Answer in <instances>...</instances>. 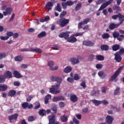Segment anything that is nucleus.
I'll return each mask as SVG.
<instances>
[{
    "instance_id": "23",
    "label": "nucleus",
    "mask_w": 124,
    "mask_h": 124,
    "mask_svg": "<svg viewBox=\"0 0 124 124\" xmlns=\"http://www.w3.org/2000/svg\"><path fill=\"white\" fill-rule=\"evenodd\" d=\"M24 59V57L21 55H18L15 58V62H22Z\"/></svg>"
},
{
    "instance_id": "38",
    "label": "nucleus",
    "mask_w": 124,
    "mask_h": 124,
    "mask_svg": "<svg viewBox=\"0 0 124 124\" xmlns=\"http://www.w3.org/2000/svg\"><path fill=\"white\" fill-rule=\"evenodd\" d=\"M5 82V77L4 76L0 75V83Z\"/></svg>"
},
{
    "instance_id": "27",
    "label": "nucleus",
    "mask_w": 124,
    "mask_h": 124,
    "mask_svg": "<svg viewBox=\"0 0 124 124\" xmlns=\"http://www.w3.org/2000/svg\"><path fill=\"white\" fill-rule=\"evenodd\" d=\"M61 120L62 123H66V122L68 121V118H67V116L64 114V115L61 116Z\"/></svg>"
},
{
    "instance_id": "64",
    "label": "nucleus",
    "mask_w": 124,
    "mask_h": 124,
    "mask_svg": "<svg viewBox=\"0 0 124 124\" xmlns=\"http://www.w3.org/2000/svg\"><path fill=\"white\" fill-rule=\"evenodd\" d=\"M52 48L53 50H60V47L58 46H53Z\"/></svg>"
},
{
    "instance_id": "39",
    "label": "nucleus",
    "mask_w": 124,
    "mask_h": 124,
    "mask_svg": "<svg viewBox=\"0 0 124 124\" xmlns=\"http://www.w3.org/2000/svg\"><path fill=\"white\" fill-rule=\"evenodd\" d=\"M91 20V18L90 17H87L86 18H85L83 21H81L84 25H85V24H88L90 20Z\"/></svg>"
},
{
    "instance_id": "14",
    "label": "nucleus",
    "mask_w": 124,
    "mask_h": 124,
    "mask_svg": "<svg viewBox=\"0 0 124 124\" xmlns=\"http://www.w3.org/2000/svg\"><path fill=\"white\" fill-rule=\"evenodd\" d=\"M8 87L5 84H0V92H5L7 90Z\"/></svg>"
},
{
    "instance_id": "57",
    "label": "nucleus",
    "mask_w": 124,
    "mask_h": 124,
    "mask_svg": "<svg viewBox=\"0 0 124 124\" xmlns=\"http://www.w3.org/2000/svg\"><path fill=\"white\" fill-rule=\"evenodd\" d=\"M58 97L59 101L64 100V97H63L62 96H58Z\"/></svg>"
},
{
    "instance_id": "46",
    "label": "nucleus",
    "mask_w": 124,
    "mask_h": 124,
    "mask_svg": "<svg viewBox=\"0 0 124 124\" xmlns=\"http://www.w3.org/2000/svg\"><path fill=\"white\" fill-rule=\"evenodd\" d=\"M84 33V32L76 33L74 34V36H76V37L81 36V35H83Z\"/></svg>"
},
{
    "instance_id": "55",
    "label": "nucleus",
    "mask_w": 124,
    "mask_h": 124,
    "mask_svg": "<svg viewBox=\"0 0 124 124\" xmlns=\"http://www.w3.org/2000/svg\"><path fill=\"white\" fill-rule=\"evenodd\" d=\"M73 122L75 123V124H79V122L78 121V120H77V119H76V118L74 117L73 119Z\"/></svg>"
},
{
    "instance_id": "37",
    "label": "nucleus",
    "mask_w": 124,
    "mask_h": 124,
    "mask_svg": "<svg viewBox=\"0 0 124 124\" xmlns=\"http://www.w3.org/2000/svg\"><path fill=\"white\" fill-rule=\"evenodd\" d=\"M96 58L98 61H104V56L102 55H97Z\"/></svg>"
},
{
    "instance_id": "9",
    "label": "nucleus",
    "mask_w": 124,
    "mask_h": 124,
    "mask_svg": "<svg viewBox=\"0 0 124 124\" xmlns=\"http://www.w3.org/2000/svg\"><path fill=\"white\" fill-rule=\"evenodd\" d=\"M70 62L73 65H75V64H77V63H79L80 62L79 59H76L75 57L71 58Z\"/></svg>"
},
{
    "instance_id": "62",
    "label": "nucleus",
    "mask_w": 124,
    "mask_h": 124,
    "mask_svg": "<svg viewBox=\"0 0 124 124\" xmlns=\"http://www.w3.org/2000/svg\"><path fill=\"white\" fill-rule=\"evenodd\" d=\"M102 103H103V104L104 105H108V101H107V100H102Z\"/></svg>"
},
{
    "instance_id": "56",
    "label": "nucleus",
    "mask_w": 124,
    "mask_h": 124,
    "mask_svg": "<svg viewBox=\"0 0 124 124\" xmlns=\"http://www.w3.org/2000/svg\"><path fill=\"white\" fill-rule=\"evenodd\" d=\"M51 110L56 114L57 113V111H58V108H57L56 107H53L52 108Z\"/></svg>"
},
{
    "instance_id": "31",
    "label": "nucleus",
    "mask_w": 124,
    "mask_h": 124,
    "mask_svg": "<svg viewBox=\"0 0 124 124\" xmlns=\"http://www.w3.org/2000/svg\"><path fill=\"white\" fill-rule=\"evenodd\" d=\"M55 10L58 11V12H62V8H61V4L58 3L57 6L55 8Z\"/></svg>"
},
{
    "instance_id": "47",
    "label": "nucleus",
    "mask_w": 124,
    "mask_h": 124,
    "mask_svg": "<svg viewBox=\"0 0 124 124\" xmlns=\"http://www.w3.org/2000/svg\"><path fill=\"white\" fill-rule=\"evenodd\" d=\"M80 86L85 89V88L87 87V85H86V82L85 81H82V83H80Z\"/></svg>"
},
{
    "instance_id": "63",
    "label": "nucleus",
    "mask_w": 124,
    "mask_h": 124,
    "mask_svg": "<svg viewBox=\"0 0 124 124\" xmlns=\"http://www.w3.org/2000/svg\"><path fill=\"white\" fill-rule=\"evenodd\" d=\"M62 6L63 7V8H66L67 6V4H66V2H62Z\"/></svg>"
},
{
    "instance_id": "13",
    "label": "nucleus",
    "mask_w": 124,
    "mask_h": 124,
    "mask_svg": "<svg viewBox=\"0 0 124 124\" xmlns=\"http://www.w3.org/2000/svg\"><path fill=\"white\" fill-rule=\"evenodd\" d=\"M54 6V4L51 2H48L46 5V9H47L49 11L52 9V7Z\"/></svg>"
},
{
    "instance_id": "18",
    "label": "nucleus",
    "mask_w": 124,
    "mask_h": 124,
    "mask_svg": "<svg viewBox=\"0 0 124 124\" xmlns=\"http://www.w3.org/2000/svg\"><path fill=\"white\" fill-rule=\"evenodd\" d=\"M115 60L117 62H122V57H121L119 53L115 54Z\"/></svg>"
},
{
    "instance_id": "21",
    "label": "nucleus",
    "mask_w": 124,
    "mask_h": 124,
    "mask_svg": "<svg viewBox=\"0 0 124 124\" xmlns=\"http://www.w3.org/2000/svg\"><path fill=\"white\" fill-rule=\"evenodd\" d=\"M46 35H47V33H46V31H43L37 35V37L38 38H42V37H44Z\"/></svg>"
},
{
    "instance_id": "2",
    "label": "nucleus",
    "mask_w": 124,
    "mask_h": 124,
    "mask_svg": "<svg viewBox=\"0 0 124 124\" xmlns=\"http://www.w3.org/2000/svg\"><path fill=\"white\" fill-rule=\"evenodd\" d=\"M60 84H57L56 85H53L52 88H50L49 89L50 93H54V94L60 93H61V90H58V89H60Z\"/></svg>"
},
{
    "instance_id": "25",
    "label": "nucleus",
    "mask_w": 124,
    "mask_h": 124,
    "mask_svg": "<svg viewBox=\"0 0 124 124\" xmlns=\"http://www.w3.org/2000/svg\"><path fill=\"white\" fill-rule=\"evenodd\" d=\"M70 99L72 102H77L78 100V98L77 97V96L76 95H72L70 97Z\"/></svg>"
},
{
    "instance_id": "7",
    "label": "nucleus",
    "mask_w": 124,
    "mask_h": 124,
    "mask_svg": "<svg viewBox=\"0 0 124 124\" xmlns=\"http://www.w3.org/2000/svg\"><path fill=\"white\" fill-rule=\"evenodd\" d=\"M48 66L50 67V70L52 71H55V70H58V66H56L54 68L53 67L54 66V62L52 61H50L48 62Z\"/></svg>"
},
{
    "instance_id": "52",
    "label": "nucleus",
    "mask_w": 124,
    "mask_h": 124,
    "mask_svg": "<svg viewBox=\"0 0 124 124\" xmlns=\"http://www.w3.org/2000/svg\"><path fill=\"white\" fill-rule=\"evenodd\" d=\"M14 86H16V87H19V86H20V82L18 81H14Z\"/></svg>"
},
{
    "instance_id": "15",
    "label": "nucleus",
    "mask_w": 124,
    "mask_h": 124,
    "mask_svg": "<svg viewBox=\"0 0 124 124\" xmlns=\"http://www.w3.org/2000/svg\"><path fill=\"white\" fill-rule=\"evenodd\" d=\"M49 123L48 124H54L56 121V116L55 115L51 116L49 117Z\"/></svg>"
},
{
    "instance_id": "36",
    "label": "nucleus",
    "mask_w": 124,
    "mask_h": 124,
    "mask_svg": "<svg viewBox=\"0 0 124 124\" xmlns=\"http://www.w3.org/2000/svg\"><path fill=\"white\" fill-rule=\"evenodd\" d=\"M67 14L66 11H63L60 14V17L61 19H63V17H64Z\"/></svg>"
},
{
    "instance_id": "30",
    "label": "nucleus",
    "mask_w": 124,
    "mask_h": 124,
    "mask_svg": "<svg viewBox=\"0 0 124 124\" xmlns=\"http://www.w3.org/2000/svg\"><path fill=\"white\" fill-rule=\"evenodd\" d=\"M92 102L95 105V106H98V105H100L102 102L101 101H98L95 99L92 100Z\"/></svg>"
},
{
    "instance_id": "48",
    "label": "nucleus",
    "mask_w": 124,
    "mask_h": 124,
    "mask_svg": "<svg viewBox=\"0 0 124 124\" xmlns=\"http://www.w3.org/2000/svg\"><path fill=\"white\" fill-rule=\"evenodd\" d=\"M66 4L68 6H71V5H73L74 3L72 1H67Z\"/></svg>"
},
{
    "instance_id": "16",
    "label": "nucleus",
    "mask_w": 124,
    "mask_h": 124,
    "mask_svg": "<svg viewBox=\"0 0 124 124\" xmlns=\"http://www.w3.org/2000/svg\"><path fill=\"white\" fill-rule=\"evenodd\" d=\"M114 121V118L108 115L106 117V123L108 124H111L113 123Z\"/></svg>"
},
{
    "instance_id": "12",
    "label": "nucleus",
    "mask_w": 124,
    "mask_h": 124,
    "mask_svg": "<svg viewBox=\"0 0 124 124\" xmlns=\"http://www.w3.org/2000/svg\"><path fill=\"white\" fill-rule=\"evenodd\" d=\"M13 75L14 77H15L16 78H17V79H19L20 78H23V76H22V75H21L20 72H19V71H14Z\"/></svg>"
},
{
    "instance_id": "5",
    "label": "nucleus",
    "mask_w": 124,
    "mask_h": 124,
    "mask_svg": "<svg viewBox=\"0 0 124 124\" xmlns=\"http://www.w3.org/2000/svg\"><path fill=\"white\" fill-rule=\"evenodd\" d=\"M59 37L60 38H64V39H68L69 38V32L66 31V32H63L60 33L59 35Z\"/></svg>"
},
{
    "instance_id": "59",
    "label": "nucleus",
    "mask_w": 124,
    "mask_h": 124,
    "mask_svg": "<svg viewBox=\"0 0 124 124\" xmlns=\"http://www.w3.org/2000/svg\"><path fill=\"white\" fill-rule=\"evenodd\" d=\"M88 111H89V108H84L82 109V112L84 113V114H86V113H88Z\"/></svg>"
},
{
    "instance_id": "26",
    "label": "nucleus",
    "mask_w": 124,
    "mask_h": 124,
    "mask_svg": "<svg viewBox=\"0 0 124 124\" xmlns=\"http://www.w3.org/2000/svg\"><path fill=\"white\" fill-rule=\"evenodd\" d=\"M63 71L65 73H69L72 71V68L70 66H67L64 69Z\"/></svg>"
},
{
    "instance_id": "6",
    "label": "nucleus",
    "mask_w": 124,
    "mask_h": 124,
    "mask_svg": "<svg viewBox=\"0 0 124 124\" xmlns=\"http://www.w3.org/2000/svg\"><path fill=\"white\" fill-rule=\"evenodd\" d=\"M12 12V8L8 7L6 8L5 11L3 12L4 16H7V15H10Z\"/></svg>"
},
{
    "instance_id": "32",
    "label": "nucleus",
    "mask_w": 124,
    "mask_h": 124,
    "mask_svg": "<svg viewBox=\"0 0 124 124\" xmlns=\"http://www.w3.org/2000/svg\"><path fill=\"white\" fill-rule=\"evenodd\" d=\"M46 111L45 109H40L39 111V114L40 116H45L46 114Z\"/></svg>"
},
{
    "instance_id": "1",
    "label": "nucleus",
    "mask_w": 124,
    "mask_h": 124,
    "mask_svg": "<svg viewBox=\"0 0 124 124\" xmlns=\"http://www.w3.org/2000/svg\"><path fill=\"white\" fill-rule=\"evenodd\" d=\"M123 70V67H119L117 70H116L115 71V72L114 73V74L111 76L109 81L110 82H115V83L117 82L118 81V79L117 78V77H118L119 76V75L120 74V73L121 72V71H122Z\"/></svg>"
},
{
    "instance_id": "61",
    "label": "nucleus",
    "mask_w": 124,
    "mask_h": 124,
    "mask_svg": "<svg viewBox=\"0 0 124 124\" xmlns=\"http://www.w3.org/2000/svg\"><path fill=\"white\" fill-rule=\"evenodd\" d=\"M39 108H40V103H39L35 105V107L34 108V109L35 110H36V109H39Z\"/></svg>"
},
{
    "instance_id": "44",
    "label": "nucleus",
    "mask_w": 124,
    "mask_h": 124,
    "mask_svg": "<svg viewBox=\"0 0 124 124\" xmlns=\"http://www.w3.org/2000/svg\"><path fill=\"white\" fill-rule=\"evenodd\" d=\"M22 106L23 109H26V108H28V106H29V103L24 102L22 104Z\"/></svg>"
},
{
    "instance_id": "42",
    "label": "nucleus",
    "mask_w": 124,
    "mask_h": 124,
    "mask_svg": "<svg viewBox=\"0 0 124 124\" xmlns=\"http://www.w3.org/2000/svg\"><path fill=\"white\" fill-rule=\"evenodd\" d=\"M28 120V122H33V121H35V118L32 116H29Z\"/></svg>"
},
{
    "instance_id": "53",
    "label": "nucleus",
    "mask_w": 124,
    "mask_h": 124,
    "mask_svg": "<svg viewBox=\"0 0 124 124\" xmlns=\"http://www.w3.org/2000/svg\"><path fill=\"white\" fill-rule=\"evenodd\" d=\"M31 99H32V96H29L27 98L26 101H27V102H31Z\"/></svg>"
},
{
    "instance_id": "17",
    "label": "nucleus",
    "mask_w": 124,
    "mask_h": 124,
    "mask_svg": "<svg viewBox=\"0 0 124 124\" xmlns=\"http://www.w3.org/2000/svg\"><path fill=\"white\" fill-rule=\"evenodd\" d=\"M118 27H120V24H116L115 23H111L108 27V29L112 30L116 29V28H118Z\"/></svg>"
},
{
    "instance_id": "28",
    "label": "nucleus",
    "mask_w": 124,
    "mask_h": 124,
    "mask_svg": "<svg viewBox=\"0 0 124 124\" xmlns=\"http://www.w3.org/2000/svg\"><path fill=\"white\" fill-rule=\"evenodd\" d=\"M100 48L102 51H108V50H109V46L106 45L101 46Z\"/></svg>"
},
{
    "instance_id": "41",
    "label": "nucleus",
    "mask_w": 124,
    "mask_h": 124,
    "mask_svg": "<svg viewBox=\"0 0 124 124\" xmlns=\"http://www.w3.org/2000/svg\"><path fill=\"white\" fill-rule=\"evenodd\" d=\"M55 81L57 83H58V84H60L61 85V83H62V78L60 77H57L56 78Z\"/></svg>"
},
{
    "instance_id": "51",
    "label": "nucleus",
    "mask_w": 124,
    "mask_h": 124,
    "mask_svg": "<svg viewBox=\"0 0 124 124\" xmlns=\"http://www.w3.org/2000/svg\"><path fill=\"white\" fill-rule=\"evenodd\" d=\"M67 80L68 82H69V83H72L73 82H74V79L72 78H68Z\"/></svg>"
},
{
    "instance_id": "58",
    "label": "nucleus",
    "mask_w": 124,
    "mask_h": 124,
    "mask_svg": "<svg viewBox=\"0 0 124 124\" xmlns=\"http://www.w3.org/2000/svg\"><path fill=\"white\" fill-rule=\"evenodd\" d=\"M52 101L53 102H57V101H59V98L58 96L54 97L52 99Z\"/></svg>"
},
{
    "instance_id": "20",
    "label": "nucleus",
    "mask_w": 124,
    "mask_h": 124,
    "mask_svg": "<svg viewBox=\"0 0 124 124\" xmlns=\"http://www.w3.org/2000/svg\"><path fill=\"white\" fill-rule=\"evenodd\" d=\"M98 75L101 77V79H105V78L107 76V75L105 74L103 71H99L98 73Z\"/></svg>"
},
{
    "instance_id": "11",
    "label": "nucleus",
    "mask_w": 124,
    "mask_h": 124,
    "mask_svg": "<svg viewBox=\"0 0 124 124\" xmlns=\"http://www.w3.org/2000/svg\"><path fill=\"white\" fill-rule=\"evenodd\" d=\"M4 77L5 78H8V79H10L12 78V73L10 71L8 70L4 73Z\"/></svg>"
},
{
    "instance_id": "54",
    "label": "nucleus",
    "mask_w": 124,
    "mask_h": 124,
    "mask_svg": "<svg viewBox=\"0 0 124 124\" xmlns=\"http://www.w3.org/2000/svg\"><path fill=\"white\" fill-rule=\"evenodd\" d=\"M74 80H79V75L77 74H75L74 75Z\"/></svg>"
},
{
    "instance_id": "40",
    "label": "nucleus",
    "mask_w": 124,
    "mask_h": 124,
    "mask_svg": "<svg viewBox=\"0 0 124 124\" xmlns=\"http://www.w3.org/2000/svg\"><path fill=\"white\" fill-rule=\"evenodd\" d=\"M112 35L114 38H117L120 36V33L117 31H115L113 33Z\"/></svg>"
},
{
    "instance_id": "3",
    "label": "nucleus",
    "mask_w": 124,
    "mask_h": 124,
    "mask_svg": "<svg viewBox=\"0 0 124 124\" xmlns=\"http://www.w3.org/2000/svg\"><path fill=\"white\" fill-rule=\"evenodd\" d=\"M19 51L20 52H29V51H30V52H35L38 54L42 53V50L37 47H32L30 50H28L27 48H21L19 49Z\"/></svg>"
},
{
    "instance_id": "34",
    "label": "nucleus",
    "mask_w": 124,
    "mask_h": 124,
    "mask_svg": "<svg viewBox=\"0 0 124 124\" xmlns=\"http://www.w3.org/2000/svg\"><path fill=\"white\" fill-rule=\"evenodd\" d=\"M110 37V36L109 35V34L107 33H105L102 34V38L103 39H107Z\"/></svg>"
},
{
    "instance_id": "29",
    "label": "nucleus",
    "mask_w": 124,
    "mask_h": 124,
    "mask_svg": "<svg viewBox=\"0 0 124 124\" xmlns=\"http://www.w3.org/2000/svg\"><path fill=\"white\" fill-rule=\"evenodd\" d=\"M51 99V95L47 94L45 98V104H48L49 103V100Z\"/></svg>"
},
{
    "instance_id": "22",
    "label": "nucleus",
    "mask_w": 124,
    "mask_h": 124,
    "mask_svg": "<svg viewBox=\"0 0 124 124\" xmlns=\"http://www.w3.org/2000/svg\"><path fill=\"white\" fill-rule=\"evenodd\" d=\"M112 50L114 51V52H116L118 51V50H120V46L118 44L114 45L112 46Z\"/></svg>"
},
{
    "instance_id": "24",
    "label": "nucleus",
    "mask_w": 124,
    "mask_h": 124,
    "mask_svg": "<svg viewBox=\"0 0 124 124\" xmlns=\"http://www.w3.org/2000/svg\"><path fill=\"white\" fill-rule=\"evenodd\" d=\"M15 94H16V91L13 90H10L8 93V96H11V97L14 96Z\"/></svg>"
},
{
    "instance_id": "50",
    "label": "nucleus",
    "mask_w": 124,
    "mask_h": 124,
    "mask_svg": "<svg viewBox=\"0 0 124 124\" xmlns=\"http://www.w3.org/2000/svg\"><path fill=\"white\" fill-rule=\"evenodd\" d=\"M103 66V65L101 64H97L96 65V68L97 69H100L102 68V67Z\"/></svg>"
},
{
    "instance_id": "8",
    "label": "nucleus",
    "mask_w": 124,
    "mask_h": 124,
    "mask_svg": "<svg viewBox=\"0 0 124 124\" xmlns=\"http://www.w3.org/2000/svg\"><path fill=\"white\" fill-rule=\"evenodd\" d=\"M19 116V114L18 113H15L12 115H10L8 117V119L9 121H12V120H17L18 119V117Z\"/></svg>"
},
{
    "instance_id": "10",
    "label": "nucleus",
    "mask_w": 124,
    "mask_h": 124,
    "mask_svg": "<svg viewBox=\"0 0 124 124\" xmlns=\"http://www.w3.org/2000/svg\"><path fill=\"white\" fill-rule=\"evenodd\" d=\"M83 45L85 46H88L89 47H93L94 44L91 41H84L82 43Z\"/></svg>"
},
{
    "instance_id": "60",
    "label": "nucleus",
    "mask_w": 124,
    "mask_h": 124,
    "mask_svg": "<svg viewBox=\"0 0 124 124\" xmlns=\"http://www.w3.org/2000/svg\"><path fill=\"white\" fill-rule=\"evenodd\" d=\"M9 38V37L8 36H1L0 37V39L1 40H7V39H8Z\"/></svg>"
},
{
    "instance_id": "35",
    "label": "nucleus",
    "mask_w": 124,
    "mask_h": 124,
    "mask_svg": "<svg viewBox=\"0 0 124 124\" xmlns=\"http://www.w3.org/2000/svg\"><path fill=\"white\" fill-rule=\"evenodd\" d=\"M120 90H121V88H120V87H116V88L114 92V95H118V94H119V93H120Z\"/></svg>"
},
{
    "instance_id": "33",
    "label": "nucleus",
    "mask_w": 124,
    "mask_h": 124,
    "mask_svg": "<svg viewBox=\"0 0 124 124\" xmlns=\"http://www.w3.org/2000/svg\"><path fill=\"white\" fill-rule=\"evenodd\" d=\"M82 7V4L81 3H78L77 4L75 8V11H79L81 8Z\"/></svg>"
},
{
    "instance_id": "4",
    "label": "nucleus",
    "mask_w": 124,
    "mask_h": 124,
    "mask_svg": "<svg viewBox=\"0 0 124 124\" xmlns=\"http://www.w3.org/2000/svg\"><path fill=\"white\" fill-rule=\"evenodd\" d=\"M60 26L61 28H64L69 23V19L66 18H61L59 19Z\"/></svg>"
},
{
    "instance_id": "49",
    "label": "nucleus",
    "mask_w": 124,
    "mask_h": 124,
    "mask_svg": "<svg viewBox=\"0 0 124 124\" xmlns=\"http://www.w3.org/2000/svg\"><path fill=\"white\" fill-rule=\"evenodd\" d=\"M59 106H60V108H63V107H64V106H65V104H64V103H63L62 102H60L59 103Z\"/></svg>"
},
{
    "instance_id": "45",
    "label": "nucleus",
    "mask_w": 124,
    "mask_h": 124,
    "mask_svg": "<svg viewBox=\"0 0 124 124\" xmlns=\"http://www.w3.org/2000/svg\"><path fill=\"white\" fill-rule=\"evenodd\" d=\"M6 56L7 55L5 53H0V60H2V59H4V58H5Z\"/></svg>"
},
{
    "instance_id": "43",
    "label": "nucleus",
    "mask_w": 124,
    "mask_h": 124,
    "mask_svg": "<svg viewBox=\"0 0 124 124\" xmlns=\"http://www.w3.org/2000/svg\"><path fill=\"white\" fill-rule=\"evenodd\" d=\"M113 10H116L117 11H121V7L116 5H114L113 7Z\"/></svg>"
},
{
    "instance_id": "19",
    "label": "nucleus",
    "mask_w": 124,
    "mask_h": 124,
    "mask_svg": "<svg viewBox=\"0 0 124 124\" xmlns=\"http://www.w3.org/2000/svg\"><path fill=\"white\" fill-rule=\"evenodd\" d=\"M76 41H77V39L74 36L69 37L67 40V42L70 43H75Z\"/></svg>"
}]
</instances>
